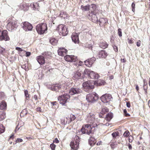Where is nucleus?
<instances>
[{
	"instance_id": "obj_8",
	"label": "nucleus",
	"mask_w": 150,
	"mask_h": 150,
	"mask_svg": "<svg viewBox=\"0 0 150 150\" xmlns=\"http://www.w3.org/2000/svg\"><path fill=\"white\" fill-rule=\"evenodd\" d=\"M18 26L17 22L16 21H9L7 25V28L9 30L16 28Z\"/></svg>"
},
{
	"instance_id": "obj_11",
	"label": "nucleus",
	"mask_w": 150,
	"mask_h": 150,
	"mask_svg": "<svg viewBox=\"0 0 150 150\" xmlns=\"http://www.w3.org/2000/svg\"><path fill=\"white\" fill-rule=\"evenodd\" d=\"M112 98V97L111 95L107 94L103 95L100 97L101 100L104 103H107L109 102Z\"/></svg>"
},
{
	"instance_id": "obj_62",
	"label": "nucleus",
	"mask_w": 150,
	"mask_h": 150,
	"mask_svg": "<svg viewBox=\"0 0 150 150\" xmlns=\"http://www.w3.org/2000/svg\"><path fill=\"white\" fill-rule=\"evenodd\" d=\"M128 148L129 149H132V146L130 144H128Z\"/></svg>"
},
{
	"instance_id": "obj_20",
	"label": "nucleus",
	"mask_w": 150,
	"mask_h": 150,
	"mask_svg": "<svg viewBox=\"0 0 150 150\" xmlns=\"http://www.w3.org/2000/svg\"><path fill=\"white\" fill-rule=\"evenodd\" d=\"M62 88H64L63 85L62 86L59 84H57L52 85L51 88V90L52 91H58L59 89L62 88Z\"/></svg>"
},
{
	"instance_id": "obj_33",
	"label": "nucleus",
	"mask_w": 150,
	"mask_h": 150,
	"mask_svg": "<svg viewBox=\"0 0 150 150\" xmlns=\"http://www.w3.org/2000/svg\"><path fill=\"white\" fill-rule=\"evenodd\" d=\"M29 5L27 4H25L21 6L20 8L25 11L28 10L29 8Z\"/></svg>"
},
{
	"instance_id": "obj_16",
	"label": "nucleus",
	"mask_w": 150,
	"mask_h": 150,
	"mask_svg": "<svg viewBox=\"0 0 150 150\" xmlns=\"http://www.w3.org/2000/svg\"><path fill=\"white\" fill-rule=\"evenodd\" d=\"M81 91L79 88H72L70 90L69 94L71 95H74L76 94L80 93Z\"/></svg>"
},
{
	"instance_id": "obj_14",
	"label": "nucleus",
	"mask_w": 150,
	"mask_h": 150,
	"mask_svg": "<svg viewBox=\"0 0 150 150\" xmlns=\"http://www.w3.org/2000/svg\"><path fill=\"white\" fill-rule=\"evenodd\" d=\"M96 12L91 13L89 14V18L94 23L97 21L98 18Z\"/></svg>"
},
{
	"instance_id": "obj_25",
	"label": "nucleus",
	"mask_w": 150,
	"mask_h": 150,
	"mask_svg": "<svg viewBox=\"0 0 150 150\" xmlns=\"http://www.w3.org/2000/svg\"><path fill=\"white\" fill-rule=\"evenodd\" d=\"M96 6L95 4H92L89 7V11L91 13L96 12Z\"/></svg>"
},
{
	"instance_id": "obj_38",
	"label": "nucleus",
	"mask_w": 150,
	"mask_h": 150,
	"mask_svg": "<svg viewBox=\"0 0 150 150\" xmlns=\"http://www.w3.org/2000/svg\"><path fill=\"white\" fill-rule=\"evenodd\" d=\"M76 118L75 116L72 114H71L70 115V120L68 121V123H70L72 121H73Z\"/></svg>"
},
{
	"instance_id": "obj_36",
	"label": "nucleus",
	"mask_w": 150,
	"mask_h": 150,
	"mask_svg": "<svg viewBox=\"0 0 150 150\" xmlns=\"http://www.w3.org/2000/svg\"><path fill=\"white\" fill-rule=\"evenodd\" d=\"M32 7L34 10H38L39 8V4L37 3H33V4Z\"/></svg>"
},
{
	"instance_id": "obj_41",
	"label": "nucleus",
	"mask_w": 150,
	"mask_h": 150,
	"mask_svg": "<svg viewBox=\"0 0 150 150\" xmlns=\"http://www.w3.org/2000/svg\"><path fill=\"white\" fill-rule=\"evenodd\" d=\"M130 133L128 130L126 131L124 133L123 136L124 137H127L129 136Z\"/></svg>"
},
{
	"instance_id": "obj_49",
	"label": "nucleus",
	"mask_w": 150,
	"mask_h": 150,
	"mask_svg": "<svg viewBox=\"0 0 150 150\" xmlns=\"http://www.w3.org/2000/svg\"><path fill=\"white\" fill-rule=\"evenodd\" d=\"M21 68L24 69L26 71H28L29 69L28 66H21Z\"/></svg>"
},
{
	"instance_id": "obj_50",
	"label": "nucleus",
	"mask_w": 150,
	"mask_h": 150,
	"mask_svg": "<svg viewBox=\"0 0 150 150\" xmlns=\"http://www.w3.org/2000/svg\"><path fill=\"white\" fill-rule=\"evenodd\" d=\"M23 140L21 138H17L15 142H16V144L17 142H23Z\"/></svg>"
},
{
	"instance_id": "obj_15",
	"label": "nucleus",
	"mask_w": 150,
	"mask_h": 150,
	"mask_svg": "<svg viewBox=\"0 0 150 150\" xmlns=\"http://www.w3.org/2000/svg\"><path fill=\"white\" fill-rule=\"evenodd\" d=\"M96 60V58L94 57H93L92 58L88 59L84 61V64L86 66L88 65L91 66L94 63Z\"/></svg>"
},
{
	"instance_id": "obj_43",
	"label": "nucleus",
	"mask_w": 150,
	"mask_h": 150,
	"mask_svg": "<svg viewBox=\"0 0 150 150\" xmlns=\"http://www.w3.org/2000/svg\"><path fill=\"white\" fill-rule=\"evenodd\" d=\"M50 146L52 150H54L56 146L54 143H52L50 145Z\"/></svg>"
},
{
	"instance_id": "obj_17",
	"label": "nucleus",
	"mask_w": 150,
	"mask_h": 150,
	"mask_svg": "<svg viewBox=\"0 0 150 150\" xmlns=\"http://www.w3.org/2000/svg\"><path fill=\"white\" fill-rule=\"evenodd\" d=\"M76 58L74 56L67 55L65 56L64 59L67 61L69 62H75Z\"/></svg>"
},
{
	"instance_id": "obj_4",
	"label": "nucleus",
	"mask_w": 150,
	"mask_h": 150,
	"mask_svg": "<svg viewBox=\"0 0 150 150\" xmlns=\"http://www.w3.org/2000/svg\"><path fill=\"white\" fill-rule=\"evenodd\" d=\"M57 30H58L60 35L63 36L66 35L68 33L67 28L65 25L62 24L59 25Z\"/></svg>"
},
{
	"instance_id": "obj_64",
	"label": "nucleus",
	"mask_w": 150,
	"mask_h": 150,
	"mask_svg": "<svg viewBox=\"0 0 150 150\" xmlns=\"http://www.w3.org/2000/svg\"><path fill=\"white\" fill-rule=\"evenodd\" d=\"M128 108H130V105L129 103H127L126 104Z\"/></svg>"
},
{
	"instance_id": "obj_27",
	"label": "nucleus",
	"mask_w": 150,
	"mask_h": 150,
	"mask_svg": "<svg viewBox=\"0 0 150 150\" xmlns=\"http://www.w3.org/2000/svg\"><path fill=\"white\" fill-rule=\"evenodd\" d=\"M59 16L63 18L64 19L67 18L68 17V15L66 13L63 11H60Z\"/></svg>"
},
{
	"instance_id": "obj_61",
	"label": "nucleus",
	"mask_w": 150,
	"mask_h": 150,
	"mask_svg": "<svg viewBox=\"0 0 150 150\" xmlns=\"http://www.w3.org/2000/svg\"><path fill=\"white\" fill-rule=\"evenodd\" d=\"M37 111H41V108L40 107H38L36 109Z\"/></svg>"
},
{
	"instance_id": "obj_59",
	"label": "nucleus",
	"mask_w": 150,
	"mask_h": 150,
	"mask_svg": "<svg viewBox=\"0 0 150 150\" xmlns=\"http://www.w3.org/2000/svg\"><path fill=\"white\" fill-rule=\"evenodd\" d=\"M19 124L18 123L16 128V129L15 130V132H16V131L17 130H18L19 129V128L21 127V126L20 127H19Z\"/></svg>"
},
{
	"instance_id": "obj_31",
	"label": "nucleus",
	"mask_w": 150,
	"mask_h": 150,
	"mask_svg": "<svg viewBox=\"0 0 150 150\" xmlns=\"http://www.w3.org/2000/svg\"><path fill=\"white\" fill-rule=\"evenodd\" d=\"M89 143L91 146H93L96 143L95 139L92 137L90 138L89 140Z\"/></svg>"
},
{
	"instance_id": "obj_60",
	"label": "nucleus",
	"mask_w": 150,
	"mask_h": 150,
	"mask_svg": "<svg viewBox=\"0 0 150 150\" xmlns=\"http://www.w3.org/2000/svg\"><path fill=\"white\" fill-rule=\"evenodd\" d=\"M56 18L55 17H52L51 18V21L54 24V20H55Z\"/></svg>"
},
{
	"instance_id": "obj_10",
	"label": "nucleus",
	"mask_w": 150,
	"mask_h": 150,
	"mask_svg": "<svg viewBox=\"0 0 150 150\" xmlns=\"http://www.w3.org/2000/svg\"><path fill=\"white\" fill-rule=\"evenodd\" d=\"M4 40L7 41L9 40V38L8 35V32L6 30L2 31H0V40Z\"/></svg>"
},
{
	"instance_id": "obj_13",
	"label": "nucleus",
	"mask_w": 150,
	"mask_h": 150,
	"mask_svg": "<svg viewBox=\"0 0 150 150\" xmlns=\"http://www.w3.org/2000/svg\"><path fill=\"white\" fill-rule=\"evenodd\" d=\"M23 28L26 31L31 30L33 28L32 25L27 22L23 23Z\"/></svg>"
},
{
	"instance_id": "obj_45",
	"label": "nucleus",
	"mask_w": 150,
	"mask_h": 150,
	"mask_svg": "<svg viewBox=\"0 0 150 150\" xmlns=\"http://www.w3.org/2000/svg\"><path fill=\"white\" fill-rule=\"evenodd\" d=\"M118 34L119 35L120 37H121L122 36V30L120 28H119L118 29Z\"/></svg>"
},
{
	"instance_id": "obj_52",
	"label": "nucleus",
	"mask_w": 150,
	"mask_h": 150,
	"mask_svg": "<svg viewBox=\"0 0 150 150\" xmlns=\"http://www.w3.org/2000/svg\"><path fill=\"white\" fill-rule=\"evenodd\" d=\"M51 103L52 104V105L54 106H56V107H57L58 105H57V102L56 101H54L52 102H51Z\"/></svg>"
},
{
	"instance_id": "obj_18",
	"label": "nucleus",
	"mask_w": 150,
	"mask_h": 150,
	"mask_svg": "<svg viewBox=\"0 0 150 150\" xmlns=\"http://www.w3.org/2000/svg\"><path fill=\"white\" fill-rule=\"evenodd\" d=\"M67 50L64 48H60L58 50V54L61 56H63L67 54Z\"/></svg>"
},
{
	"instance_id": "obj_37",
	"label": "nucleus",
	"mask_w": 150,
	"mask_h": 150,
	"mask_svg": "<svg viewBox=\"0 0 150 150\" xmlns=\"http://www.w3.org/2000/svg\"><path fill=\"white\" fill-rule=\"evenodd\" d=\"M108 109L106 107H105L102 108L100 113L102 114H105L106 112H108Z\"/></svg>"
},
{
	"instance_id": "obj_54",
	"label": "nucleus",
	"mask_w": 150,
	"mask_h": 150,
	"mask_svg": "<svg viewBox=\"0 0 150 150\" xmlns=\"http://www.w3.org/2000/svg\"><path fill=\"white\" fill-rule=\"evenodd\" d=\"M59 141L58 139L57 138H56L53 141V143H58L59 142Z\"/></svg>"
},
{
	"instance_id": "obj_40",
	"label": "nucleus",
	"mask_w": 150,
	"mask_h": 150,
	"mask_svg": "<svg viewBox=\"0 0 150 150\" xmlns=\"http://www.w3.org/2000/svg\"><path fill=\"white\" fill-rule=\"evenodd\" d=\"M67 117L64 118V119H62L61 120V121L62 122L63 124L65 125L67 123H69L68 122V121L67 120Z\"/></svg>"
},
{
	"instance_id": "obj_7",
	"label": "nucleus",
	"mask_w": 150,
	"mask_h": 150,
	"mask_svg": "<svg viewBox=\"0 0 150 150\" xmlns=\"http://www.w3.org/2000/svg\"><path fill=\"white\" fill-rule=\"evenodd\" d=\"M92 128L90 124H87L83 125L81 129V131L83 134H89L91 132Z\"/></svg>"
},
{
	"instance_id": "obj_55",
	"label": "nucleus",
	"mask_w": 150,
	"mask_h": 150,
	"mask_svg": "<svg viewBox=\"0 0 150 150\" xmlns=\"http://www.w3.org/2000/svg\"><path fill=\"white\" fill-rule=\"evenodd\" d=\"M128 43L129 44H131L133 43V41L131 39H130L129 38L128 39Z\"/></svg>"
},
{
	"instance_id": "obj_5",
	"label": "nucleus",
	"mask_w": 150,
	"mask_h": 150,
	"mask_svg": "<svg viewBox=\"0 0 150 150\" xmlns=\"http://www.w3.org/2000/svg\"><path fill=\"white\" fill-rule=\"evenodd\" d=\"M98 98V95L95 92L87 94L86 100L89 102L93 103Z\"/></svg>"
},
{
	"instance_id": "obj_21",
	"label": "nucleus",
	"mask_w": 150,
	"mask_h": 150,
	"mask_svg": "<svg viewBox=\"0 0 150 150\" xmlns=\"http://www.w3.org/2000/svg\"><path fill=\"white\" fill-rule=\"evenodd\" d=\"M37 60L39 64L41 65L44 64L45 62V58L42 56H38L37 57Z\"/></svg>"
},
{
	"instance_id": "obj_12",
	"label": "nucleus",
	"mask_w": 150,
	"mask_h": 150,
	"mask_svg": "<svg viewBox=\"0 0 150 150\" xmlns=\"http://www.w3.org/2000/svg\"><path fill=\"white\" fill-rule=\"evenodd\" d=\"M86 121L90 123L93 124L95 120V115L92 113H88L86 114Z\"/></svg>"
},
{
	"instance_id": "obj_24",
	"label": "nucleus",
	"mask_w": 150,
	"mask_h": 150,
	"mask_svg": "<svg viewBox=\"0 0 150 150\" xmlns=\"http://www.w3.org/2000/svg\"><path fill=\"white\" fill-rule=\"evenodd\" d=\"M49 42L52 45H55L57 44L58 40L55 38H51L49 39Z\"/></svg>"
},
{
	"instance_id": "obj_39",
	"label": "nucleus",
	"mask_w": 150,
	"mask_h": 150,
	"mask_svg": "<svg viewBox=\"0 0 150 150\" xmlns=\"http://www.w3.org/2000/svg\"><path fill=\"white\" fill-rule=\"evenodd\" d=\"M5 131V128L2 124H0V134L4 132Z\"/></svg>"
},
{
	"instance_id": "obj_19",
	"label": "nucleus",
	"mask_w": 150,
	"mask_h": 150,
	"mask_svg": "<svg viewBox=\"0 0 150 150\" xmlns=\"http://www.w3.org/2000/svg\"><path fill=\"white\" fill-rule=\"evenodd\" d=\"M72 40L75 43H77L79 42L78 35L76 33H73L71 36Z\"/></svg>"
},
{
	"instance_id": "obj_26",
	"label": "nucleus",
	"mask_w": 150,
	"mask_h": 150,
	"mask_svg": "<svg viewBox=\"0 0 150 150\" xmlns=\"http://www.w3.org/2000/svg\"><path fill=\"white\" fill-rule=\"evenodd\" d=\"M104 81L103 80H99L94 82V85L96 86H100L104 85Z\"/></svg>"
},
{
	"instance_id": "obj_42",
	"label": "nucleus",
	"mask_w": 150,
	"mask_h": 150,
	"mask_svg": "<svg viewBox=\"0 0 150 150\" xmlns=\"http://www.w3.org/2000/svg\"><path fill=\"white\" fill-rule=\"evenodd\" d=\"M118 134L119 132H114L112 134V136L114 138H116L118 135Z\"/></svg>"
},
{
	"instance_id": "obj_53",
	"label": "nucleus",
	"mask_w": 150,
	"mask_h": 150,
	"mask_svg": "<svg viewBox=\"0 0 150 150\" xmlns=\"http://www.w3.org/2000/svg\"><path fill=\"white\" fill-rule=\"evenodd\" d=\"M113 50L115 52H117L118 51L117 47L115 45H113Z\"/></svg>"
},
{
	"instance_id": "obj_23",
	"label": "nucleus",
	"mask_w": 150,
	"mask_h": 150,
	"mask_svg": "<svg viewBox=\"0 0 150 150\" xmlns=\"http://www.w3.org/2000/svg\"><path fill=\"white\" fill-rule=\"evenodd\" d=\"M108 45V44L105 42H100L99 44V47L103 49L107 48Z\"/></svg>"
},
{
	"instance_id": "obj_30",
	"label": "nucleus",
	"mask_w": 150,
	"mask_h": 150,
	"mask_svg": "<svg viewBox=\"0 0 150 150\" xmlns=\"http://www.w3.org/2000/svg\"><path fill=\"white\" fill-rule=\"evenodd\" d=\"M113 117V114L112 113H108L106 115L105 119L107 121H109Z\"/></svg>"
},
{
	"instance_id": "obj_35",
	"label": "nucleus",
	"mask_w": 150,
	"mask_h": 150,
	"mask_svg": "<svg viewBox=\"0 0 150 150\" xmlns=\"http://www.w3.org/2000/svg\"><path fill=\"white\" fill-rule=\"evenodd\" d=\"M16 50H18V52H19L18 53H19L20 54H21L22 52V53H23V54H24L23 55H24V54H25V51L22 50V48L18 47H16Z\"/></svg>"
},
{
	"instance_id": "obj_3",
	"label": "nucleus",
	"mask_w": 150,
	"mask_h": 150,
	"mask_svg": "<svg viewBox=\"0 0 150 150\" xmlns=\"http://www.w3.org/2000/svg\"><path fill=\"white\" fill-rule=\"evenodd\" d=\"M84 74L85 75H87L90 78L92 79H98L100 77L97 73L87 69L85 70Z\"/></svg>"
},
{
	"instance_id": "obj_6",
	"label": "nucleus",
	"mask_w": 150,
	"mask_h": 150,
	"mask_svg": "<svg viewBox=\"0 0 150 150\" xmlns=\"http://www.w3.org/2000/svg\"><path fill=\"white\" fill-rule=\"evenodd\" d=\"M70 98V96L68 94L66 93L59 96L58 99L59 100L60 104L64 105Z\"/></svg>"
},
{
	"instance_id": "obj_2",
	"label": "nucleus",
	"mask_w": 150,
	"mask_h": 150,
	"mask_svg": "<svg viewBox=\"0 0 150 150\" xmlns=\"http://www.w3.org/2000/svg\"><path fill=\"white\" fill-rule=\"evenodd\" d=\"M47 29V25L45 23L39 24L36 27V30L38 33L40 35L44 34Z\"/></svg>"
},
{
	"instance_id": "obj_47",
	"label": "nucleus",
	"mask_w": 150,
	"mask_h": 150,
	"mask_svg": "<svg viewBox=\"0 0 150 150\" xmlns=\"http://www.w3.org/2000/svg\"><path fill=\"white\" fill-rule=\"evenodd\" d=\"M124 115L126 117H128L129 116V115L127 113V111L126 109H124Z\"/></svg>"
},
{
	"instance_id": "obj_57",
	"label": "nucleus",
	"mask_w": 150,
	"mask_h": 150,
	"mask_svg": "<svg viewBox=\"0 0 150 150\" xmlns=\"http://www.w3.org/2000/svg\"><path fill=\"white\" fill-rule=\"evenodd\" d=\"M129 142H132V137L131 136H130L129 138Z\"/></svg>"
},
{
	"instance_id": "obj_9",
	"label": "nucleus",
	"mask_w": 150,
	"mask_h": 150,
	"mask_svg": "<svg viewBox=\"0 0 150 150\" xmlns=\"http://www.w3.org/2000/svg\"><path fill=\"white\" fill-rule=\"evenodd\" d=\"M83 86L86 89H91L94 88V81H88L84 82Z\"/></svg>"
},
{
	"instance_id": "obj_48",
	"label": "nucleus",
	"mask_w": 150,
	"mask_h": 150,
	"mask_svg": "<svg viewBox=\"0 0 150 150\" xmlns=\"http://www.w3.org/2000/svg\"><path fill=\"white\" fill-rule=\"evenodd\" d=\"M135 5L134 3H133L132 4V10L134 12L135 11Z\"/></svg>"
},
{
	"instance_id": "obj_22",
	"label": "nucleus",
	"mask_w": 150,
	"mask_h": 150,
	"mask_svg": "<svg viewBox=\"0 0 150 150\" xmlns=\"http://www.w3.org/2000/svg\"><path fill=\"white\" fill-rule=\"evenodd\" d=\"M98 57L99 58H105L108 55L107 53L105 50L100 51L98 54Z\"/></svg>"
},
{
	"instance_id": "obj_56",
	"label": "nucleus",
	"mask_w": 150,
	"mask_h": 150,
	"mask_svg": "<svg viewBox=\"0 0 150 150\" xmlns=\"http://www.w3.org/2000/svg\"><path fill=\"white\" fill-rule=\"evenodd\" d=\"M141 42L140 40H138L137 42V45L138 47H139L141 45Z\"/></svg>"
},
{
	"instance_id": "obj_46",
	"label": "nucleus",
	"mask_w": 150,
	"mask_h": 150,
	"mask_svg": "<svg viewBox=\"0 0 150 150\" xmlns=\"http://www.w3.org/2000/svg\"><path fill=\"white\" fill-rule=\"evenodd\" d=\"M100 21L103 23H105L107 22V19L106 18H102L100 20Z\"/></svg>"
},
{
	"instance_id": "obj_28",
	"label": "nucleus",
	"mask_w": 150,
	"mask_h": 150,
	"mask_svg": "<svg viewBox=\"0 0 150 150\" xmlns=\"http://www.w3.org/2000/svg\"><path fill=\"white\" fill-rule=\"evenodd\" d=\"M6 103L4 101H2L0 105V108L2 110H4L6 108Z\"/></svg>"
},
{
	"instance_id": "obj_63",
	"label": "nucleus",
	"mask_w": 150,
	"mask_h": 150,
	"mask_svg": "<svg viewBox=\"0 0 150 150\" xmlns=\"http://www.w3.org/2000/svg\"><path fill=\"white\" fill-rule=\"evenodd\" d=\"M121 62L122 63H125L126 62L125 59H121Z\"/></svg>"
},
{
	"instance_id": "obj_34",
	"label": "nucleus",
	"mask_w": 150,
	"mask_h": 150,
	"mask_svg": "<svg viewBox=\"0 0 150 150\" xmlns=\"http://www.w3.org/2000/svg\"><path fill=\"white\" fill-rule=\"evenodd\" d=\"M90 6V5H87L85 6H81V9L83 11H86L88 10H89Z\"/></svg>"
},
{
	"instance_id": "obj_44",
	"label": "nucleus",
	"mask_w": 150,
	"mask_h": 150,
	"mask_svg": "<svg viewBox=\"0 0 150 150\" xmlns=\"http://www.w3.org/2000/svg\"><path fill=\"white\" fill-rule=\"evenodd\" d=\"M28 91L27 90H26L24 91L25 94V97L27 99H28L29 98V95L28 93Z\"/></svg>"
},
{
	"instance_id": "obj_29",
	"label": "nucleus",
	"mask_w": 150,
	"mask_h": 150,
	"mask_svg": "<svg viewBox=\"0 0 150 150\" xmlns=\"http://www.w3.org/2000/svg\"><path fill=\"white\" fill-rule=\"evenodd\" d=\"M81 73L79 72H76L74 75L73 78L74 79H79L81 76Z\"/></svg>"
},
{
	"instance_id": "obj_32",
	"label": "nucleus",
	"mask_w": 150,
	"mask_h": 150,
	"mask_svg": "<svg viewBox=\"0 0 150 150\" xmlns=\"http://www.w3.org/2000/svg\"><path fill=\"white\" fill-rule=\"evenodd\" d=\"M6 117L5 112L3 111H0V120H4Z\"/></svg>"
},
{
	"instance_id": "obj_58",
	"label": "nucleus",
	"mask_w": 150,
	"mask_h": 150,
	"mask_svg": "<svg viewBox=\"0 0 150 150\" xmlns=\"http://www.w3.org/2000/svg\"><path fill=\"white\" fill-rule=\"evenodd\" d=\"M83 62L81 61H79V62L78 65V66H81L82 65H83Z\"/></svg>"
},
{
	"instance_id": "obj_51",
	"label": "nucleus",
	"mask_w": 150,
	"mask_h": 150,
	"mask_svg": "<svg viewBox=\"0 0 150 150\" xmlns=\"http://www.w3.org/2000/svg\"><path fill=\"white\" fill-rule=\"evenodd\" d=\"M25 56L27 57H29L31 55V52H29L25 51Z\"/></svg>"
},
{
	"instance_id": "obj_1",
	"label": "nucleus",
	"mask_w": 150,
	"mask_h": 150,
	"mask_svg": "<svg viewBox=\"0 0 150 150\" xmlns=\"http://www.w3.org/2000/svg\"><path fill=\"white\" fill-rule=\"evenodd\" d=\"M79 137L76 135L70 143L71 149L74 150H77L79 148Z\"/></svg>"
}]
</instances>
